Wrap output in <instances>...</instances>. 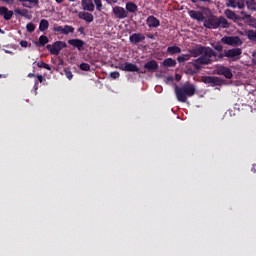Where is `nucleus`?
<instances>
[{"instance_id":"16","label":"nucleus","mask_w":256,"mask_h":256,"mask_svg":"<svg viewBox=\"0 0 256 256\" xmlns=\"http://www.w3.org/2000/svg\"><path fill=\"white\" fill-rule=\"evenodd\" d=\"M144 39L145 35L141 33H134L130 36V43H132L133 45H137V43L143 42Z\"/></svg>"},{"instance_id":"30","label":"nucleus","mask_w":256,"mask_h":256,"mask_svg":"<svg viewBox=\"0 0 256 256\" xmlns=\"http://www.w3.org/2000/svg\"><path fill=\"white\" fill-rule=\"evenodd\" d=\"M246 35H247L248 39H250V41H255V43H256V31L249 30L246 32Z\"/></svg>"},{"instance_id":"22","label":"nucleus","mask_w":256,"mask_h":256,"mask_svg":"<svg viewBox=\"0 0 256 256\" xmlns=\"http://www.w3.org/2000/svg\"><path fill=\"white\" fill-rule=\"evenodd\" d=\"M224 14L226 15V17L228 19H231L232 21H237V19H239V16H237V14H235V12H233V10H225Z\"/></svg>"},{"instance_id":"14","label":"nucleus","mask_w":256,"mask_h":256,"mask_svg":"<svg viewBox=\"0 0 256 256\" xmlns=\"http://www.w3.org/2000/svg\"><path fill=\"white\" fill-rule=\"evenodd\" d=\"M0 16L5 19V21H10L13 17V11L9 10V8L2 6L0 7Z\"/></svg>"},{"instance_id":"38","label":"nucleus","mask_w":256,"mask_h":256,"mask_svg":"<svg viewBox=\"0 0 256 256\" xmlns=\"http://www.w3.org/2000/svg\"><path fill=\"white\" fill-rule=\"evenodd\" d=\"M63 30H64V27H62V26L54 27V31H57L58 33H62L63 34Z\"/></svg>"},{"instance_id":"8","label":"nucleus","mask_w":256,"mask_h":256,"mask_svg":"<svg viewBox=\"0 0 256 256\" xmlns=\"http://www.w3.org/2000/svg\"><path fill=\"white\" fill-rule=\"evenodd\" d=\"M118 69H120L121 71H128L131 73H139V67H137V65H135L133 63H129V62L120 64L118 66Z\"/></svg>"},{"instance_id":"50","label":"nucleus","mask_w":256,"mask_h":256,"mask_svg":"<svg viewBox=\"0 0 256 256\" xmlns=\"http://www.w3.org/2000/svg\"><path fill=\"white\" fill-rule=\"evenodd\" d=\"M192 3H199V0H191Z\"/></svg>"},{"instance_id":"23","label":"nucleus","mask_w":256,"mask_h":256,"mask_svg":"<svg viewBox=\"0 0 256 256\" xmlns=\"http://www.w3.org/2000/svg\"><path fill=\"white\" fill-rule=\"evenodd\" d=\"M126 11H128L129 13H137V4L133 2H127Z\"/></svg>"},{"instance_id":"48","label":"nucleus","mask_w":256,"mask_h":256,"mask_svg":"<svg viewBox=\"0 0 256 256\" xmlns=\"http://www.w3.org/2000/svg\"><path fill=\"white\" fill-rule=\"evenodd\" d=\"M56 3H63L64 0H55Z\"/></svg>"},{"instance_id":"51","label":"nucleus","mask_w":256,"mask_h":256,"mask_svg":"<svg viewBox=\"0 0 256 256\" xmlns=\"http://www.w3.org/2000/svg\"><path fill=\"white\" fill-rule=\"evenodd\" d=\"M28 77H33V74H29Z\"/></svg>"},{"instance_id":"7","label":"nucleus","mask_w":256,"mask_h":256,"mask_svg":"<svg viewBox=\"0 0 256 256\" xmlns=\"http://www.w3.org/2000/svg\"><path fill=\"white\" fill-rule=\"evenodd\" d=\"M221 41L225 45H230L231 47H239L240 45H243V41L239 36H225Z\"/></svg>"},{"instance_id":"35","label":"nucleus","mask_w":256,"mask_h":256,"mask_svg":"<svg viewBox=\"0 0 256 256\" xmlns=\"http://www.w3.org/2000/svg\"><path fill=\"white\" fill-rule=\"evenodd\" d=\"M93 1H94L95 5H96V9L98 11H101V9H103V4H102L101 0H93Z\"/></svg>"},{"instance_id":"34","label":"nucleus","mask_w":256,"mask_h":256,"mask_svg":"<svg viewBox=\"0 0 256 256\" xmlns=\"http://www.w3.org/2000/svg\"><path fill=\"white\" fill-rule=\"evenodd\" d=\"M26 29H27V31H28L29 33H33V31H35V24H33V23H28V24L26 25Z\"/></svg>"},{"instance_id":"5","label":"nucleus","mask_w":256,"mask_h":256,"mask_svg":"<svg viewBox=\"0 0 256 256\" xmlns=\"http://www.w3.org/2000/svg\"><path fill=\"white\" fill-rule=\"evenodd\" d=\"M243 53V50L241 48H233L230 50H225L223 55H220V57H228V59H231L232 61H237L241 58V54Z\"/></svg>"},{"instance_id":"53","label":"nucleus","mask_w":256,"mask_h":256,"mask_svg":"<svg viewBox=\"0 0 256 256\" xmlns=\"http://www.w3.org/2000/svg\"><path fill=\"white\" fill-rule=\"evenodd\" d=\"M0 77H2V75L0 74Z\"/></svg>"},{"instance_id":"19","label":"nucleus","mask_w":256,"mask_h":256,"mask_svg":"<svg viewBox=\"0 0 256 256\" xmlns=\"http://www.w3.org/2000/svg\"><path fill=\"white\" fill-rule=\"evenodd\" d=\"M14 13L15 15H20L21 17H25L26 19H31V14L27 9L15 8Z\"/></svg>"},{"instance_id":"37","label":"nucleus","mask_w":256,"mask_h":256,"mask_svg":"<svg viewBox=\"0 0 256 256\" xmlns=\"http://www.w3.org/2000/svg\"><path fill=\"white\" fill-rule=\"evenodd\" d=\"M120 75H121V74H119L118 71H114V72H111V73H110V77H111L112 79H119Z\"/></svg>"},{"instance_id":"6","label":"nucleus","mask_w":256,"mask_h":256,"mask_svg":"<svg viewBox=\"0 0 256 256\" xmlns=\"http://www.w3.org/2000/svg\"><path fill=\"white\" fill-rule=\"evenodd\" d=\"M65 47H67V43L63 41H57L52 45H47L46 49H48V51H50L52 55H59V53H61V50L65 49Z\"/></svg>"},{"instance_id":"33","label":"nucleus","mask_w":256,"mask_h":256,"mask_svg":"<svg viewBox=\"0 0 256 256\" xmlns=\"http://www.w3.org/2000/svg\"><path fill=\"white\" fill-rule=\"evenodd\" d=\"M80 69L81 71H89L91 69V66L88 63H81Z\"/></svg>"},{"instance_id":"46","label":"nucleus","mask_w":256,"mask_h":256,"mask_svg":"<svg viewBox=\"0 0 256 256\" xmlns=\"http://www.w3.org/2000/svg\"><path fill=\"white\" fill-rule=\"evenodd\" d=\"M176 81H181V75L176 74Z\"/></svg>"},{"instance_id":"27","label":"nucleus","mask_w":256,"mask_h":256,"mask_svg":"<svg viewBox=\"0 0 256 256\" xmlns=\"http://www.w3.org/2000/svg\"><path fill=\"white\" fill-rule=\"evenodd\" d=\"M189 59H191V54H183L177 58L179 63H185V61H189Z\"/></svg>"},{"instance_id":"4","label":"nucleus","mask_w":256,"mask_h":256,"mask_svg":"<svg viewBox=\"0 0 256 256\" xmlns=\"http://www.w3.org/2000/svg\"><path fill=\"white\" fill-rule=\"evenodd\" d=\"M188 14L191 19H195L196 21H205V15H211V10L209 8H202V12L190 10Z\"/></svg>"},{"instance_id":"3","label":"nucleus","mask_w":256,"mask_h":256,"mask_svg":"<svg viewBox=\"0 0 256 256\" xmlns=\"http://www.w3.org/2000/svg\"><path fill=\"white\" fill-rule=\"evenodd\" d=\"M230 24L225 17L213 16V14L208 15V19L204 20V27L207 29H217L222 27L223 29L229 28Z\"/></svg>"},{"instance_id":"12","label":"nucleus","mask_w":256,"mask_h":256,"mask_svg":"<svg viewBox=\"0 0 256 256\" xmlns=\"http://www.w3.org/2000/svg\"><path fill=\"white\" fill-rule=\"evenodd\" d=\"M226 5L232 9H243L245 7V0H228Z\"/></svg>"},{"instance_id":"45","label":"nucleus","mask_w":256,"mask_h":256,"mask_svg":"<svg viewBox=\"0 0 256 256\" xmlns=\"http://www.w3.org/2000/svg\"><path fill=\"white\" fill-rule=\"evenodd\" d=\"M38 81H39L40 83H43V76L39 75V76H38Z\"/></svg>"},{"instance_id":"17","label":"nucleus","mask_w":256,"mask_h":256,"mask_svg":"<svg viewBox=\"0 0 256 256\" xmlns=\"http://www.w3.org/2000/svg\"><path fill=\"white\" fill-rule=\"evenodd\" d=\"M18 1L28 9H31L32 7H39V0H18Z\"/></svg>"},{"instance_id":"32","label":"nucleus","mask_w":256,"mask_h":256,"mask_svg":"<svg viewBox=\"0 0 256 256\" xmlns=\"http://www.w3.org/2000/svg\"><path fill=\"white\" fill-rule=\"evenodd\" d=\"M39 43L42 46L47 45V43H49V38H47V36L42 35L39 37Z\"/></svg>"},{"instance_id":"52","label":"nucleus","mask_w":256,"mask_h":256,"mask_svg":"<svg viewBox=\"0 0 256 256\" xmlns=\"http://www.w3.org/2000/svg\"><path fill=\"white\" fill-rule=\"evenodd\" d=\"M68 1H70V2H72V3L75 2V0H68Z\"/></svg>"},{"instance_id":"11","label":"nucleus","mask_w":256,"mask_h":256,"mask_svg":"<svg viewBox=\"0 0 256 256\" xmlns=\"http://www.w3.org/2000/svg\"><path fill=\"white\" fill-rule=\"evenodd\" d=\"M202 81L208 85H221L222 83L221 79L215 76H205L202 78Z\"/></svg>"},{"instance_id":"28","label":"nucleus","mask_w":256,"mask_h":256,"mask_svg":"<svg viewBox=\"0 0 256 256\" xmlns=\"http://www.w3.org/2000/svg\"><path fill=\"white\" fill-rule=\"evenodd\" d=\"M246 5H247V8H248L250 11H256V3H255V0H247V1H246Z\"/></svg>"},{"instance_id":"40","label":"nucleus","mask_w":256,"mask_h":256,"mask_svg":"<svg viewBox=\"0 0 256 256\" xmlns=\"http://www.w3.org/2000/svg\"><path fill=\"white\" fill-rule=\"evenodd\" d=\"M214 49H216V51H223V46L220 44H217L216 46H214Z\"/></svg>"},{"instance_id":"18","label":"nucleus","mask_w":256,"mask_h":256,"mask_svg":"<svg viewBox=\"0 0 256 256\" xmlns=\"http://www.w3.org/2000/svg\"><path fill=\"white\" fill-rule=\"evenodd\" d=\"M68 44L72 47H77L78 51H81L85 45V42L81 39H71L68 40Z\"/></svg>"},{"instance_id":"25","label":"nucleus","mask_w":256,"mask_h":256,"mask_svg":"<svg viewBox=\"0 0 256 256\" xmlns=\"http://www.w3.org/2000/svg\"><path fill=\"white\" fill-rule=\"evenodd\" d=\"M175 65H177V61L173 58H168L163 61L164 67H175Z\"/></svg>"},{"instance_id":"42","label":"nucleus","mask_w":256,"mask_h":256,"mask_svg":"<svg viewBox=\"0 0 256 256\" xmlns=\"http://www.w3.org/2000/svg\"><path fill=\"white\" fill-rule=\"evenodd\" d=\"M105 2L111 5L113 3H117V0H105Z\"/></svg>"},{"instance_id":"1","label":"nucleus","mask_w":256,"mask_h":256,"mask_svg":"<svg viewBox=\"0 0 256 256\" xmlns=\"http://www.w3.org/2000/svg\"><path fill=\"white\" fill-rule=\"evenodd\" d=\"M192 57H199L195 62L192 63V65L195 67V69H201V65H209L211 61H213V57L216 58L215 52H213V49L208 47L200 46L196 49H193L190 51Z\"/></svg>"},{"instance_id":"41","label":"nucleus","mask_w":256,"mask_h":256,"mask_svg":"<svg viewBox=\"0 0 256 256\" xmlns=\"http://www.w3.org/2000/svg\"><path fill=\"white\" fill-rule=\"evenodd\" d=\"M252 57H253L252 63H253L254 65H256V51L252 54Z\"/></svg>"},{"instance_id":"29","label":"nucleus","mask_w":256,"mask_h":256,"mask_svg":"<svg viewBox=\"0 0 256 256\" xmlns=\"http://www.w3.org/2000/svg\"><path fill=\"white\" fill-rule=\"evenodd\" d=\"M69 33H75V28L73 26L65 25L63 35H69Z\"/></svg>"},{"instance_id":"24","label":"nucleus","mask_w":256,"mask_h":256,"mask_svg":"<svg viewBox=\"0 0 256 256\" xmlns=\"http://www.w3.org/2000/svg\"><path fill=\"white\" fill-rule=\"evenodd\" d=\"M167 51L170 55H177L181 53V48L179 46H170L167 48Z\"/></svg>"},{"instance_id":"21","label":"nucleus","mask_w":256,"mask_h":256,"mask_svg":"<svg viewBox=\"0 0 256 256\" xmlns=\"http://www.w3.org/2000/svg\"><path fill=\"white\" fill-rule=\"evenodd\" d=\"M79 19H83V21H86L87 23H93V14L88 12H80L78 14Z\"/></svg>"},{"instance_id":"2","label":"nucleus","mask_w":256,"mask_h":256,"mask_svg":"<svg viewBox=\"0 0 256 256\" xmlns=\"http://www.w3.org/2000/svg\"><path fill=\"white\" fill-rule=\"evenodd\" d=\"M197 91V88H195V85L187 82L182 87H176L175 88V94L177 97V100L180 103H187V97H193Z\"/></svg>"},{"instance_id":"43","label":"nucleus","mask_w":256,"mask_h":256,"mask_svg":"<svg viewBox=\"0 0 256 256\" xmlns=\"http://www.w3.org/2000/svg\"><path fill=\"white\" fill-rule=\"evenodd\" d=\"M250 21L252 23V27L256 28V19H251Z\"/></svg>"},{"instance_id":"15","label":"nucleus","mask_w":256,"mask_h":256,"mask_svg":"<svg viewBox=\"0 0 256 256\" xmlns=\"http://www.w3.org/2000/svg\"><path fill=\"white\" fill-rule=\"evenodd\" d=\"M82 9L84 11H95V4H93L92 0H82L81 1Z\"/></svg>"},{"instance_id":"44","label":"nucleus","mask_w":256,"mask_h":256,"mask_svg":"<svg viewBox=\"0 0 256 256\" xmlns=\"http://www.w3.org/2000/svg\"><path fill=\"white\" fill-rule=\"evenodd\" d=\"M200 3H211V0H198Z\"/></svg>"},{"instance_id":"13","label":"nucleus","mask_w":256,"mask_h":256,"mask_svg":"<svg viewBox=\"0 0 256 256\" xmlns=\"http://www.w3.org/2000/svg\"><path fill=\"white\" fill-rule=\"evenodd\" d=\"M146 24L148 27H150L152 29H157V27H159V25H161V21H159V19H157L155 16H149L146 19Z\"/></svg>"},{"instance_id":"36","label":"nucleus","mask_w":256,"mask_h":256,"mask_svg":"<svg viewBox=\"0 0 256 256\" xmlns=\"http://www.w3.org/2000/svg\"><path fill=\"white\" fill-rule=\"evenodd\" d=\"M64 73H65V76L67 77V79H69V81H71V79H73V73H71L69 69H64Z\"/></svg>"},{"instance_id":"9","label":"nucleus","mask_w":256,"mask_h":256,"mask_svg":"<svg viewBox=\"0 0 256 256\" xmlns=\"http://www.w3.org/2000/svg\"><path fill=\"white\" fill-rule=\"evenodd\" d=\"M216 75H223L226 79H231L233 77V73H231V69L225 66H219L216 70H214Z\"/></svg>"},{"instance_id":"20","label":"nucleus","mask_w":256,"mask_h":256,"mask_svg":"<svg viewBox=\"0 0 256 256\" xmlns=\"http://www.w3.org/2000/svg\"><path fill=\"white\" fill-rule=\"evenodd\" d=\"M144 69H147L148 71H157V69H159V64L157 61L151 60L144 65Z\"/></svg>"},{"instance_id":"10","label":"nucleus","mask_w":256,"mask_h":256,"mask_svg":"<svg viewBox=\"0 0 256 256\" xmlns=\"http://www.w3.org/2000/svg\"><path fill=\"white\" fill-rule=\"evenodd\" d=\"M113 13L118 19H126V17L129 16V13L121 6H115L113 8Z\"/></svg>"},{"instance_id":"26","label":"nucleus","mask_w":256,"mask_h":256,"mask_svg":"<svg viewBox=\"0 0 256 256\" xmlns=\"http://www.w3.org/2000/svg\"><path fill=\"white\" fill-rule=\"evenodd\" d=\"M40 31H47L49 29V21L47 19H42L39 24Z\"/></svg>"},{"instance_id":"47","label":"nucleus","mask_w":256,"mask_h":256,"mask_svg":"<svg viewBox=\"0 0 256 256\" xmlns=\"http://www.w3.org/2000/svg\"><path fill=\"white\" fill-rule=\"evenodd\" d=\"M78 31H79L80 33H83V31H85V29H84V28H79Z\"/></svg>"},{"instance_id":"49","label":"nucleus","mask_w":256,"mask_h":256,"mask_svg":"<svg viewBox=\"0 0 256 256\" xmlns=\"http://www.w3.org/2000/svg\"><path fill=\"white\" fill-rule=\"evenodd\" d=\"M167 81H173V77H168Z\"/></svg>"},{"instance_id":"39","label":"nucleus","mask_w":256,"mask_h":256,"mask_svg":"<svg viewBox=\"0 0 256 256\" xmlns=\"http://www.w3.org/2000/svg\"><path fill=\"white\" fill-rule=\"evenodd\" d=\"M20 45H21V47L27 48V47H29V42H27V41H25V40H22V41L20 42Z\"/></svg>"},{"instance_id":"31","label":"nucleus","mask_w":256,"mask_h":256,"mask_svg":"<svg viewBox=\"0 0 256 256\" xmlns=\"http://www.w3.org/2000/svg\"><path fill=\"white\" fill-rule=\"evenodd\" d=\"M37 67H40V69H47V71H51V66H49V64H47L43 61H39L37 63Z\"/></svg>"}]
</instances>
